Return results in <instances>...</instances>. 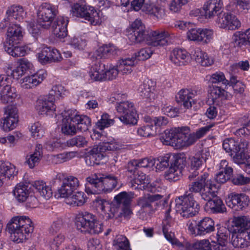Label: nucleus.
<instances>
[{"instance_id":"obj_63","label":"nucleus","mask_w":250,"mask_h":250,"mask_svg":"<svg viewBox=\"0 0 250 250\" xmlns=\"http://www.w3.org/2000/svg\"><path fill=\"white\" fill-rule=\"evenodd\" d=\"M171 154H167L164 156L158 157L156 160L157 167H159V168L162 169L171 165Z\"/></svg>"},{"instance_id":"obj_24","label":"nucleus","mask_w":250,"mask_h":250,"mask_svg":"<svg viewBox=\"0 0 250 250\" xmlns=\"http://www.w3.org/2000/svg\"><path fill=\"white\" fill-rule=\"evenodd\" d=\"M54 98L48 95L39 99L37 101L36 109L41 115H47L48 112L55 109Z\"/></svg>"},{"instance_id":"obj_27","label":"nucleus","mask_w":250,"mask_h":250,"mask_svg":"<svg viewBox=\"0 0 250 250\" xmlns=\"http://www.w3.org/2000/svg\"><path fill=\"white\" fill-rule=\"evenodd\" d=\"M197 235H205L214 230V222L209 217H205L196 223Z\"/></svg>"},{"instance_id":"obj_57","label":"nucleus","mask_w":250,"mask_h":250,"mask_svg":"<svg viewBox=\"0 0 250 250\" xmlns=\"http://www.w3.org/2000/svg\"><path fill=\"white\" fill-rule=\"evenodd\" d=\"M50 47H44L41 51L38 53V59L39 62L42 64H46L50 63V54L51 52L50 51Z\"/></svg>"},{"instance_id":"obj_45","label":"nucleus","mask_w":250,"mask_h":250,"mask_svg":"<svg viewBox=\"0 0 250 250\" xmlns=\"http://www.w3.org/2000/svg\"><path fill=\"white\" fill-rule=\"evenodd\" d=\"M84 193L83 192L78 191L75 194H71L66 198V203L74 207L80 206L85 202Z\"/></svg>"},{"instance_id":"obj_4","label":"nucleus","mask_w":250,"mask_h":250,"mask_svg":"<svg viewBox=\"0 0 250 250\" xmlns=\"http://www.w3.org/2000/svg\"><path fill=\"white\" fill-rule=\"evenodd\" d=\"M230 230L225 227H220L216 234L217 241L203 240L193 244H187L185 250H223V247L228 243V240L232 233Z\"/></svg>"},{"instance_id":"obj_19","label":"nucleus","mask_w":250,"mask_h":250,"mask_svg":"<svg viewBox=\"0 0 250 250\" xmlns=\"http://www.w3.org/2000/svg\"><path fill=\"white\" fill-rule=\"evenodd\" d=\"M68 21L67 18L60 16L56 19L53 22V33L57 38L63 39L67 36Z\"/></svg>"},{"instance_id":"obj_6","label":"nucleus","mask_w":250,"mask_h":250,"mask_svg":"<svg viewBox=\"0 0 250 250\" xmlns=\"http://www.w3.org/2000/svg\"><path fill=\"white\" fill-rule=\"evenodd\" d=\"M61 173H58L52 180L53 185H59L62 181V183L58 192L61 197H65L71 195L80 186L79 181L77 178L69 176L65 178Z\"/></svg>"},{"instance_id":"obj_50","label":"nucleus","mask_w":250,"mask_h":250,"mask_svg":"<svg viewBox=\"0 0 250 250\" xmlns=\"http://www.w3.org/2000/svg\"><path fill=\"white\" fill-rule=\"evenodd\" d=\"M113 246L116 250H131L128 240L123 235L116 237L113 241Z\"/></svg>"},{"instance_id":"obj_40","label":"nucleus","mask_w":250,"mask_h":250,"mask_svg":"<svg viewBox=\"0 0 250 250\" xmlns=\"http://www.w3.org/2000/svg\"><path fill=\"white\" fill-rule=\"evenodd\" d=\"M73 120L77 125L78 131L81 132L86 131L91 125V119L87 116L74 114Z\"/></svg>"},{"instance_id":"obj_3","label":"nucleus","mask_w":250,"mask_h":250,"mask_svg":"<svg viewBox=\"0 0 250 250\" xmlns=\"http://www.w3.org/2000/svg\"><path fill=\"white\" fill-rule=\"evenodd\" d=\"M33 229L31 220L25 216L13 217L6 227V230L10 234L11 239L18 243L27 239Z\"/></svg>"},{"instance_id":"obj_35","label":"nucleus","mask_w":250,"mask_h":250,"mask_svg":"<svg viewBox=\"0 0 250 250\" xmlns=\"http://www.w3.org/2000/svg\"><path fill=\"white\" fill-rule=\"evenodd\" d=\"M192 57L197 62L202 66H210L214 62L213 59L211 57L199 48H196L194 50Z\"/></svg>"},{"instance_id":"obj_46","label":"nucleus","mask_w":250,"mask_h":250,"mask_svg":"<svg viewBox=\"0 0 250 250\" xmlns=\"http://www.w3.org/2000/svg\"><path fill=\"white\" fill-rule=\"evenodd\" d=\"M245 141L235 140L232 138H227L224 140L223 143V148L229 154H231L232 152H235L237 149Z\"/></svg>"},{"instance_id":"obj_62","label":"nucleus","mask_w":250,"mask_h":250,"mask_svg":"<svg viewBox=\"0 0 250 250\" xmlns=\"http://www.w3.org/2000/svg\"><path fill=\"white\" fill-rule=\"evenodd\" d=\"M191 0H172L169 4V10L173 13L179 12L183 6Z\"/></svg>"},{"instance_id":"obj_12","label":"nucleus","mask_w":250,"mask_h":250,"mask_svg":"<svg viewBox=\"0 0 250 250\" xmlns=\"http://www.w3.org/2000/svg\"><path fill=\"white\" fill-rule=\"evenodd\" d=\"M71 12L73 16L83 18L91 24L95 25L99 23V13L92 6L76 3L72 6Z\"/></svg>"},{"instance_id":"obj_36","label":"nucleus","mask_w":250,"mask_h":250,"mask_svg":"<svg viewBox=\"0 0 250 250\" xmlns=\"http://www.w3.org/2000/svg\"><path fill=\"white\" fill-rule=\"evenodd\" d=\"M189 59V54L186 50L183 49L173 50L170 56L171 61L177 65H185Z\"/></svg>"},{"instance_id":"obj_23","label":"nucleus","mask_w":250,"mask_h":250,"mask_svg":"<svg viewBox=\"0 0 250 250\" xmlns=\"http://www.w3.org/2000/svg\"><path fill=\"white\" fill-rule=\"evenodd\" d=\"M5 44L19 43L22 39V29L19 24H9L6 33Z\"/></svg>"},{"instance_id":"obj_55","label":"nucleus","mask_w":250,"mask_h":250,"mask_svg":"<svg viewBox=\"0 0 250 250\" xmlns=\"http://www.w3.org/2000/svg\"><path fill=\"white\" fill-rule=\"evenodd\" d=\"M116 110L118 113L123 115L135 109L134 104L129 101H121L116 105Z\"/></svg>"},{"instance_id":"obj_18","label":"nucleus","mask_w":250,"mask_h":250,"mask_svg":"<svg viewBox=\"0 0 250 250\" xmlns=\"http://www.w3.org/2000/svg\"><path fill=\"white\" fill-rule=\"evenodd\" d=\"M217 22L220 24V27L230 30L237 29L241 26V22L238 18L229 12L224 13Z\"/></svg>"},{"instance_id":"obj_17","label":"nucleus","mask_w":250,"mask_h":250,"mask_svg":"<svg viewBox=\"0 0 250 250\" xmlns=\"http://www.w3.org/2000/svg\"><path fill=\"white\" fill-rule=\"evenodd\" d=\"M162 197L163 196L160 194H147L138 199L137 205L144 212L148 214L151 213L153 210V204L155 201L160 200Z\"/></svg>"},{"instance_id":"obj_51","label":"nucleus","mask_w":250,"mask_h":250,"mask_svg":"<svg viewBox=\"0 0 250 250\" xmlns=\"http://www.w3.org/2000/svg\"><path fill=\"white\" fill-rule=\"evenodd\" d=\"M146 10L149 14L153 15L159 20L163 19L165 16L164 8L156 4L147 6Z\"/></svg>"},{"instance_id":"obj_52","label":"nucleus","mask_w":250,"mask_h":250,"mask_svg":"<svg viewBox=\"0 0 250 250\" xmlns=\"http://www.w3.org/2000/svg\"><path fill=\"white\" fill-rule=\"evenodd\" d=\"M171 167H174L176 169L182 170L186 165V158L181 154L171 155Z\"/></svg>"},{"instance_id":"obj_49","label":"nucleus","mask_w":250,"mask_h":250,"mask_svg":"<svg viewBox=\"0 0 250 250\" xmlns=\"http://www.w3.org/2000/svg\"><path fill=\"white\" fill-rule=\"evenodd\" d=\"M210 95L211 101L213 104H218L217 99H226L227 92L221 87L212 85L210 87Z\"/></svg>"},{"instance_id":"obj_54","label":"nucleus","mask_w":250,"mask_h":250,"mask_svg":"<svg viewBox=\"0 0 250 250\" xmlns=\"http://www.w3.org/2000/svg\"><path fill=\"white\" fill-rule=\"evenodd\" d=\"M181 176L182 171L181 170L176 169L171 166L165 173V178L169 182H175L179 180Z\"/></svg>"},{"instance_id":"obj_7","label":"nucleus","mask_w":250,"mask_h":250,"mask_svg":"<svg viewBox=\"0 0 250 250\" xmlns=\"http://www.w3.org/2000/svg\"><path fill=\"white\" fill-rule=\"evenodd\" d=\"M119 72L118 68L113 67L107 70L104 64L98 62L91 66L89 75L91 80L101 82L115 79Z\"/></svg>"},{"instance_id":"obj_25","label":"nucleus","mask_w":250,"mask_h":250,"mask_svg":"<svg viewBox=\"0 0 250 250\" xmlns=\"http://www.w3.org/2000/svg\"><path fill=\"white\" fill-rule=\"evenodd\" d=\"M14 165L8 162L0 161V187L3 183V179H10L17 174Z\"/></svg>"},{"instance_id":"obj_43","label":"nucleus","mask_w":250,"mask_h":250,"mask_svg":"<svg viewBox=\"0 0 250 250\" xmlns=\"http://www.w3.org/2000/svg\"><path fill=\"white\" fill-rule=\"evenodd\" d=\"M206 207L208 209L213 213H224L226 210V208L223 201L218 198L213 199L206 203Z\"/></svg>"},{"instance_id":"obj_11","label":"nucleus","mask_w":250,"mask_h":250,"mask_svg":"<svg viewBox=\"0 0 250 250\" xmlns=\"http://www.w3.org/2000/svg\"><path fill=\"white\" fill-rule=\"evenodd\" d=\"M58 13L55 6L46 2L43 3L38 13V22L43 28L48 29Z\"/></svg>"},{"instance_id":"obj_56","label":"nucleus","mask_w":250,"mask_h":250,"mask_svg":"<svg viewBox=\"0 0 250 250\" xmlns=\"http://www.w3.org/2000/svg\"><path fill=\"white\" fill-rule=\"evenodd\" d=\"M137 133L141 136L149 137L155 136L158 132L156 128L151 124L139 128L137 130Z\"/></svg>"},{"instance_id":"obj_14","label":"nucleus","mask_w":250,"mask_h":250,"mask_svg":"<svg viewBox=\"0 0 250 250\" xmlns=\"http://www.w3.org/2000/svg\"><path fill=\"white\" fill-rule=\"evenodd\" d=\"M2 128L5 131L14 129L19 122V110L15 105H8L4 108Z\"/></svg>"},{"instance_id":"obj_21","label":"nucleus","mask_w":250,"mask_h":250,"mask_svg":"<svg viewBox=\"0 0 250 250\" xmlns=\"http://www.w3.org/2000/svg\"><path fill=\"white\" fill-rule=\"evenodd\" d=\"M232 245L235 248H244L250 245V232L248 231H232L231 240Z\"/></svg>"},{"instance_id":"obj_33","label":"nucleus","mask_w":250,"mask_h":250,"mask_svg":"<svg viewBox=\"0 0 250 250\" xmlns=\"http://www.w3.org/2000/svg\"><path fill=\"white\" fill-rule=\"evenodd\" d=\"M234 45L239 47H250V28L245 32H237L233 37Z\"/></svg>"},{"instance_id":"obj_9","label":"nucleus","mask_w":250,"mask_h":250,"mask_svg":"<svg viewBox=\"0 0 250 250\" xmlns=\"http://www.w3.org/2000/svg\"><path fill=\"white\" fill-rule=\"evenodd\" d=\"M209 156L208 152L200 151L189 158L190 171L188 176L189 180H195V179H198L202 174L207 173L201 170V168L205 166Z\"/></svg>"},{"instance_id":"obj_10","label":"nucleus","mask_w":250,"mask_h":250,"mask_svg":"<svg viewBox=\"0 0 250 250\" xmlns=\"http://www.w3.org/2000/svg\"><path fill=\"white\" fill-rule=\"evenodd\" d=\"M89 181L95 184L98 187V192H111L117 186L118 178L112 175H108L104 177L100 174H94L89 176Z\"/></svg>"},{"instance_id":"obj_28","label":"nucleus","mask_w":250,"mask_h":250,"mask_svg":"<svg viewBox=\"0 0 250 250\" xmlns=\"http://www.w3.org/2000/svg\"><path fill=\"white\" fill-rule=\"evenodd\" d=\"M104 152L102 151L100 147L97 146H94L88 152V155L85 157V163L87 165L94 166L99 165L101 164V161L104 158Z\"/></svg>"},{"instance_id":"obj_20","label":"nucleus","mask_w":250,"mask_h":250,"mask_svg":"<svg viewBox=\"0 0 250 250\" xmlns=\"http://www.w3.org/2000/svg\"><path fill=\"white\" fill-rule=\"evenodd\" d=\"M212 125H208L198 129L195 133H188L189 129L188 127H184V133L186 147L194 144L198 139L202 138L208 132Z\"/></svg>"},{"instance_id":"obj_16","label":"nucleus","mask_w":250,"mask_h":250,"mask_svg":"<svg viewBox=\"0 0 250 250\" xmlns=\"http://www.w3.org/2000/svg\"><path fill=\"white\" fill-rule=\"evenodd\" d=\"M227 205L235 210H243L249 205L250 199L244 194L231 193L226 199Z\"/></svg>"},{"instance_id":"obj_60","label":"nucleus","mask_w":250,"mask_h":250,"mask_svg":"<svg viewBox=\"0 0 250 250\" xmlns=\"http://www.w3.org/2000/svg\"><path fill=\"white\" fill-rule=\"evenodd\" d=\"M153 50H152L150 47L143 48L140 49L137 54H135V56L134 57L135 58L136 61H137V60L145 61L151 57L153 54Z\"/></svg>"},{"instance_id":"obj_29","label":"nucleus","mask_w":250,"mask_h":250,"mask_svg":"<svg viewBox=\"0 0 250 250\" xmlns=\"http://www.w3.org/2000/svg\"><path fill=\"white\" fill-rule=\"evenodd\" d=\"M228 163L226 160H222L220 164V171L216 174V181L220 184H223L230 179L232 175L233 169L228 167Z\"/></svg>"},{"instance_id":"obj_2","label":"nucleus","mask_w":250,"mask_h":250,"mask_svg":"<svg viewBox=\"0 0 250 250\" xmlns=\"http://www.w3.org/2000/svg\"><path fill=\"white\" fill-rule=\"evenodd\" d=\"M128 39L133 43L145 42L153 46H164L170 42L172 37L166 30H158L150 32L146 31L140 20L136 19L131 24Z\"/></svg>"},{"instance_id":"obj_39","label":"nucleus","mask_w":250,"mask_h":250,"mask_svg":"<svg viewBox=\"0 0 250 250\" xmlns=\"http://www.w3.org/2000/svg\"><path fill=\"white\" fill-rule=\"evenodd\" d=\"M7 15L5 19V22L13 21L16 20L19 21L22 20L25 16L23 8L20 6H12L6 12Z\"/></svg>"},{"instance_id":"obj_22","label":"nucleus","mask_w":250,"mask_h":250,"mask_svg":"<svg viewBox=\"0 0 250 250\" xmlns=\"http://www.w3.org/2000/svg\"><path fill=\"white\" fill-rule=\"evenodd\" d=\"M155 84L153 81L149 79L145 80L138 88L140 96L147 101L151 102L155 99Z\"/></svg>"},{"instance_id":"obj_26","label":"nucleus","mask_w":250,"mask_h":250,"mask_svg":"<svg viewBox=\"0 0 250 250\" xmlns=\"http://www.w3.org/2000/svg\"><path fill=\"white\" fill-rule=\"evenodd\" d=\"M46 74L41 70L31 76L26 77L22 80V87L24 88H32L41 83L45 78Z\"/></svg>"},{"instance_id":"obj_58","label":"nucleus","mask_w":250,"mask_h":250,"mask_svg":"<svg viewBox=\"0 0 250 250\" xmlns=\"http://www.w3.org/2000/svg\"><path fill=\"white\" fill-rule=\"evenodd\" d=\"M87 143L85 137L83 136L78 135L71 139H69L66 142V144L68 146H74L82 147L86 146Z\"/></svg>"},{"instance_id":"obj_5","label":"nucleus","mask_w":250,"mask_h":250,"mask_svg":"<svg viewBox=\"0 0 250 250\" xmlns=\"http://www.w3.org/2000/svg\"><path fill=\"white\" fill-rule=\"evenodd\" d=\"M78 229L90 234H99L103 231V225L95 215L87 211L79 213L76 217Z\"/></svg>"},{"instance_id":"obj_8","label":"nucleus","mask_w":250,"mask_h":250,"mask_svg":"<svg viewBox=\"0 0 250 250\" xmlns=\"http://www.w3.org/2000/svg\"><path fill=\"white\" fill-rule=\"evenodd\" d=\"M184 127L180 130L172 128L165 131L164 134L160 136V139L163 144L180 149L186 147Z\"/></svg>"},{"instance_id":"obj_37","label":"nucleus","mask_w":250,"mask_h":250,"mask_svg":"<svg viewBox=\"0 0 250 250\" xmlns=\"http://www.w3.org/2000/svg\"><path fill=\"white\" fill-rule=\"evenodd\" d=\"M232 223V231H244L250 229V219L246 216L234 217Z\"/></svg>"},{"instance_id":"obj_47","label":"nucleus","mask_w":250,"mask_h":250,"mask_svg":"<svg viewBox=\"0 0 250 250\" xmlns=\"http://www.w3.org/2000/svg\"><path fill=\"white\" fill-rule=\"evenodd\" d=\"M28 186L23 183H20L16 186L13 191V194L19 202H24L29 196Z\"/></svg>"},{"instance_id":"obj_42","label":"nucleus","mask_w":250,"mask_h":250,"mask_svg":"<svg viewBox=\"0 0 250 250\" xmlns=\"http://www.w3.org/2000/svg\"><path fill=\"white\" fill-rule=\"evenodd\" d=\"M133 198L134 193L133 192L123 191L114 197V201L117 206L120 207L128 206L130 205Z\"/></svg>"},{"instance_id":"obj_15","label":"nucleus","mask_w":250,"mask_h":250,"mask_svg":"<svg viewBox=\"0 0 250 250\" xmlns=\"http://www.w3.org/2000/svg\"><path fill=\"white\" fill-rule=\"evenodd\" d=\"M224 8L223 0H208L206 1L202 7L204 16L206 19H211L218 16L217 21L223 14Z\"/></svg>"},{"instance_id":"obj_31","label":"nucleus","mask_w":250,"mask_h":250,"mask_svg":"<svg viewBox=\"0 0 250 250\" xmlns=\"http://www.w3.org/2000/svg\"><path fill=\"white\" fill-rule=\"evenodd\" d=\"M65 118L62 121V132L67 135H74L76 134L78 130L76 127V124L73 121V115L72 111H68Z\"/></svg>"},{"instance_id":"obj_53","label":"nucleus","mask_w":250,"mask_h":250,"mask_svg":"<svg viewBox=\"0 0 250 250\" xmlns=\"http://www.w3.org/2000/svg\"><path fill=\"white\" fill-rule=\"evenodd\" d=\"M120 120L125 125H134L137 123L136 110H131L125 114L121 115L119 118Z\"/></svg>"},{"instance_id":"obj_41","label":"nucleus","mask_w":250,"mask_h":250,"mask_svg":"<svg viewBox=\"0 0 250 250\" xmlns=\"http://www.w3.org/2000/svg\"><path fill=\"white\" fill-rule=\"evenodd\" d=\"M42 156V146L41 144H38L36 146L35 151L29 156L25 163L30 168H33L39 164Z\"/></svg>"},{"instance_id":"obj_59","label":"nucleus","mask_w":250,"mask_h":250,"mask_svg":"<svg viewBox=\"0 0 250 250\" xmlns=\"http://www.w3.org/2000/svg\"><path fill=\"white\" fill-rule=\"evenodd\" d=\"M30 130L32 136L36 139L42 137L44 133V128L39 122L32 124Z\"/></svg>"},{"instance_id":"obj_64","label":"nucleus","mask_w":250,"mask_h":250,"mask_svg":"<svg viewBox=\"0 0 250 250\" xmlns=\"http://www.w3.org/2000/svg\"><path fill=\"white\" fill-rule=\"evenodd\" d=\"M210 82L212 83H222L225 85L229 84V81L227 80L223 73L221 72H217L213 74L210 79Z\"/></svg>"},{"instance_id":"obj_34","label":"nucleus","mask_w":250,"mask_h":250,"mask_svg":"<svg viewBox=\"0 0 250 250\" xmlns=\"http://www.w3.org/2000/svg\"><path fill=\"white\" fill-rule=\"evenodd\" d=\"M137 63V61L133 56L131 58H123L119 61L117 68L123 74H128L131 73L132 68Z\"/></svg>"},{"instance_id":"obj_48","label":"nucleus","mask_w":250,"mask_h":250,"mask_svg":"<svg viewBox=\"0 0 250 250\" xmlns=\"http://www.w3.org/2000/svg\"><path fill=\"white\" fill-rule=\"evenodd\" d=\"M33 186L38 191L40 195L46 199H49L52 196V191L51 188L46 186L42 181H36Z\"/></svg>"},{"instance_id":"obj_13","label":"nucleus","mask_w":250,"mask_h":250,"mask_svg":"<svg viewBox=\"0 0 250 250\" xmlns=\"http://www.w3.org/2000/svg\"><path fill=\"white\" fill-rule=\"evenodd\" d=\"M198 95V91L190 89H181L176 96L178 103H183V106L187 109L193 108L196 110L200 106V102L196 97Z\"/></svg>"},{"instance_id":"obj_61","label":"nucleus","mask_w":250,"mask_h":250,"mask_svg":"<svg viewBox=\"0 0 250 250\" xmlns=\"http://www.w3.org/2000/svg\"><path fill=\"white\" fill-rule=\"evenodd\" d=\"M114 123V120L110 119L109 115L105 113L102 115L101 119L97 122L96 125L98 127L102 130L113 125Z\"/></svg>"},{"instance_id":"obj_1","label":"nucleus","mask_w":250,"mask_h":250,"mask_svg":"<svg viewBox=\"0 0 250 250\" xmlns=\"http://www.w3.org/2000/svg\"><path fill=\"white\" fill-rule=\"evenodd\" d=\"M208 173H204L188 185V190L175 199L177 213L185 218L194 216L199 210V205L194 199L193 193H200L203 199L208 202L216 196V192L208 178Z\"/></svg>"},{"instance_id":"obj_30","label":"nucleus","mask_w":250,"mask_h":250,"mask_svg":"<svg viewBox=\"0 0 250 250\" xmlns=\"http://www.w3.org/2000/svg\"><path fill=\"white\" fill-rule=\"evenodd\" d=\"M250 9V0H232L227 6L228 11L235 13H247Z\"/></svg>"},{"instance_id":"obj_32","label":"nucleus","mask_w":250,"mask_h":250,"mask_svg":"<svg viewBox=\"0 0 250 250\" xmlns=\"http://www.w3.org/2000/svg\"><path fill=\"white\" fill-rule=\"evenodd\" d=\"M0 95V101L2 104L12 103L18 97L16 89L8 84L3 86Z\"/></svg>"},{"instance_id":"obj_38","label":"nucleus","mask_w":250,"mask_h":250,"mask_svg":"<svg viewBox=\"0 0 250 250\" xmlns=\"http://www.w3.org/2000/svg\"><path fill=\"white\" fill-rule=\"evenodd\" d=\"M248 146V142L246 141L239 146L234 152L229 155L233 161L236 164H246L247 158L249 157L245 152V149Z\"/></svg>"},{"instance_id":"obj_44","label":"nucleus","mask_w":250,"mask_h":250,"mask_svg":"<svg viewBox=\"0 0 250 250\" xmlns=\"http://www.w3.org/2000/svg\"><path fill=\"white\" fill-rule=\"evenodd\" d=\"M18 43L5 44V50L14 57L24 56L26 54L25 46H18Z\"/></svg>"}]
</instances>
